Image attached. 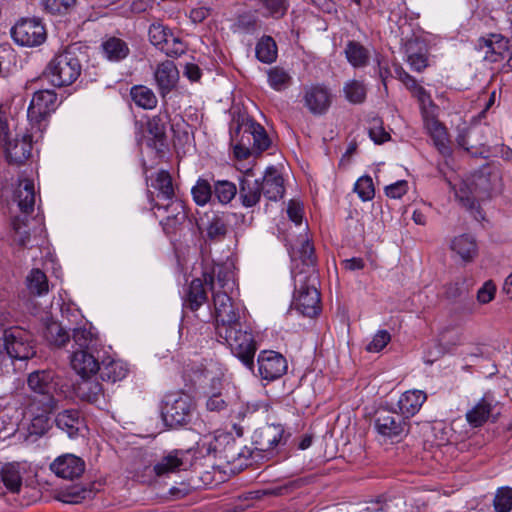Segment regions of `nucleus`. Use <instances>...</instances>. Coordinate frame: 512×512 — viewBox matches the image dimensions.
<instances>
[{"label": "nucleus", "instance_id": "obj_1", "mask_svg": "<svg viewBox=\"0 0 512 512\" xmlns=\"http://www.w3.org/2000/svg\"><path fill=\"white\" fill-rule=\"evenodd\" d=\"M81 62L72 48L57 54L47 65L44 75L56 87L69 86L81 74Z\"/></svg>", "mask_w": 512, "mask_h": 512}, {"label": "nucleus", "instance_id": "obj_2", "mask_svg": "<svg viewBox=\"0 0 512 512\" xmlns=\"http://www.w3.org/2000/svg\"><path fill=\"white\" fill-rule=\"evenodd\" d=\"M294 281L293 305L297 311L307 317H315L321 311L320 293L317 289L319 275L305 277L303 274L292 276Z\"/></svg>", "mask_w": 512, "mask_h": 512}, {"label": "nucleus", "instance_id": "obj_3", "mask_svg": "<svg viewBox=\"0 0 512 512\" xmlns=\"http://www.w3.org/2000/svg\"><path fill=\"white\" fill-rule=\"evenodd\" d=\"M196 404L192 397L183 392L167 393L161 402V416L165 425L176 428L189 423Z\"/></svg>", "mask_w": 512, "mask_h": 512}, {"label": "nucleus", "instance_id": "obj_4", "mask_svg": "<svg viewBox=\"0 0 512 512\" xmlns=\"http://www.w3.org/2000/svg\"><path fill=\"white\" fill-rule=\"evenodd\" d=\"M57 106L58 97L54 90L45 89L34 93L27 110V118L31 130L38 132L39 137L46 130L48 117Z\"/></svg>", "mask_w": 512, "mask_h": 512}, {"label": "nucleus", "instance_id": "obj_5", "mask_svg": "<svg viewBox=\"0 0 512 512\" xmlns=\"http://www.w3.org/2000/svg\"><path fill=\"white\" fill-rule=\"evenodd\" d=\"M230 347L231 352L250 370L254 367L256 342L251 332L241 329V324L227 328L226 334L216 333Z\"/></svg>", "mask_w": 512, "mask_h": 512}, {"label": "nucleus", "instance_id": "obj_6", "mask_svg": "<svg viewBox=\"0 0 512 512\" xmlns=\"http://www.w3.org/2000/svg\"><path fill=\"white\" fill-rule=\"evenodd\" d=\"M213 308L211 314L214 317L216 333H225L227 328L240 324V309L233 302L227 291L215 289L213 281L211 282Z\"/></svg>", "mask_w": 512, "mask_h": 512}, {"label": "nucleus", "instance_id": "obj_7", "mask_svg": "<svg viewBox=\"0 0 512 512\" xmlns=\"http://www.w3.org/2000/svg\"><path fill=\"white\" fill-rule=\"evenodd\" d=\"M453 189L457 199L467 208L473 209L478 201L485 200L491 195V184L487 175L477 173L462 180Z\"/></svg>", "mask_w": 512, "mask_h": 512}, {"label": "nucleus", "instance_id": "obj_8", "mask_svg": "<svg viewBox=\"0 0 512 512\" xmlns=\"http://www.w3.org/2000/svg\"><path fill=\"white\" fill-rule=\"evenodd\" d=\"M6 356L12 360H27L36 354L32 335L21 327H9L3 333Z\"/></svg>", "mask_w": 512, "mask_h": 512}, {"label": "nucleus", "instance_id": "obj_9", "mask_svg": "<svg viewBox=\"0 0 512 512\" xmlns=\"http://www.w3.org/2000/svg\"><path fill=\"white\" fill-rule=\"evenodd\" d=\"M374 428L384 440L398 442L407 435L409 424L396 411L380 408L375 412Z\"/></svg>", "mask_w": 512, "mask_h": 512}, {"label": "nucleus", "instance_id": "obj_10", "mask_svg": "<svg viewBox=\"0 0 512 512\" xmlns=\"http://www.w3.org/2000/svg\"><path fill=\"white\" fill-rule=\"evenodd\" d=\"M28 386L34 392L31 401H39L46 411H54L57 407V400L54 397L56 384L54 373L47 370L32 372L27 380Z\"/></svg>", "mask_w": 512, "mask_h": 512}, {"label": "nucleus", "instance_id": "obj_11", "mask_svg": "<svg viewBox=\"0 0 512 512\" xmlns=\"http://www.w3.org/2000/svg\"><path fill=\"white\" fill-rule=\"evenodd\" d=\"M61 316L69 323L76 325L68 329L73 331L72 337L75 345L78 346L77 350H94L98 342L97 334L93 332L91 324L83 321L80 311L76 308L62 307Z\"/></svg>", "mask_w": 512, "mask_h": 512}, {"label": "nucleus", "instance_id": "obj_12", "mask_svg": "<svg viewBox=\"0 0 512 512\" xmlns=\"http://www.w3.org/2000/svg\"><path fill=\"white\" fill-rule=\"evenodd\" d=\"M289 436L282 425L267 424L255 430L252 440L257 451L273 455L278 446L286 444Z\"/></svg>", "mask_w": 512, "mask_h": 512}, {"label": "nucleus", "instance_id": "obj_13", "mask_svg": "<svg viewBox=\"0 0 512 512\" xmlns=\"http://www.w3.org/2000/svg\"><path fill=\"white\" fill-rule=\"evenodd\" d=\"M12 38L21 46L34 47L46 40L44 25L36 19H22L11 29Z\"/></svg>", "mask_w": 512, "mask_h": 512}, {"label": "nucleus", "instance_id": "obj_14", "mask_svg": "<svg viewBox=\"0 0 512 512\" xmlns=\"http://www.w3.org/2000/svg\"><path fill=\"white\" fill-rule=\"evenodd\" d=\"M257 363L259 375L267 381L281 378L288 369L286 358L279 352L272 350L261 351Z\"/></svg>", "mask_w": 512, "mask_h": 512}, {"label": "nucleus", "instance_id": "obj_15", "mask_svg": "<svg viewBox=\"0 0 512 512\" xmlns=\"http://www.w3.org/2000/svg\"><path fill=\"white\" fill-rule=\"evenodd\" d=\"M39 138V133L35 130H31L21 137H16L13 140H9L3 147L6 159L9 163L22 164L31 155L33 139Z\"/></svg>", "mask_w": 512, "mask_h": 512}, {"label": "nucleus", "instance_id": "obj_16", "mask_svg": "<svg viewBox=\"0 0 512 512\" xmlns=\"http://www.w3.org/2000/svg\"><path fill=\"white\" fill-rule=\"evenodd\" d=\"M331 90L323 84H313L304 89V105L314 115L327 112L332 104Z\"/></svg>", "mask_w": 512, "mask_h": 512}, {"label": "nucleus", "instance_id": "obj_17", "mask_svg": "<svg viewBox=\"0 0 512 512\" xmlns=\"http://www.w3.org/2000/svg\"><path fill=\"white\" fill-rule=\"evenodd\" d=\"M477 47L484 50V59L489 62H498L511 55V41L501 34H490L478 40Z\"/></svg>", "mask_w": 512, "mask_h": 512}, {"label": "nucleus", "instance_id": "obj_18", "mask_svg": "<svg viewBox=\"0 0 512 512\" xmlns=\"http://www.w3.org/2000/svg\"><path fill=\"white\" fill-rule=\"evenodd\" d=\"M169 122L170 115L166 109L160 110L157 115L152 116L147 121V145L158 153L163 152L166 146V128Z\"/></svg>", "mask_w": 512, "mask_h": 512}, {"label": "nucleus", "instance_id": "obj_19", "mask_svg": "<svg viewBox=\"0 0 512 512\" xmlns=\"http://www.w3.org/2000/svg\"><path fill=\"white\" fill-rule=\"evenodd\" d=\"M85 462L74 454H63L58 456L51 464L50 470L57 477L74 480L82 476L85 471Z\"/></svg>", "mask_w": 512, "mask_h": 512}, {"label": "nucleus", "instance_id": "obj_20", "mask_svg": "<svg viewBox=\"0 0 512 512\" xmlns=\"http://www.w3.org/2000/svg\"><path fill=\"white\" fill-rule=\"evenodd\" d=\"M424 128L432 138L435 147L442 155H449L451 149L446 127L438 120V113L432 112L422 117Z\"/></svg>", "mask_w": 512, "mask_h": 512}, {"label": "nucleus", "instance_id": "obj_21", "mask_svg": "<svg viewBox=\"0 0 512 512\" xmlns=\"http://www.w3.org/2000/svg\"><path fill=\"white\" fill-rule=\"evenodd\" d=\"M298 254L299 257L293 259L291 275L296 276V274H303L305 277H310L312 271L314 275H318L314 246L308 239H305L301 243Z\"/></svg>", "mask_w": 512, "mask_h": 512}, {"label": "nucleus", "instance_id": "obj_22", "mask_svg": "<svg viewBox=\"0 0 512 512\" xmlns=\"http://www.w3.org/2000/svg\"><path fill=\"white\" fill-rule=\"evenodd\" d=\"M154 79L161 97H166L177 85L179 72L173 61L166 60L157 65Z\"/></svg>", "mask_w": 512, "mask_h": 512}, {"label": "nucleus", "instance_id": "obj_23", "mask_svg": "<svg viewBox=\"0 0 512 512\" xmlns=\"http://www.w3.org/2000/svg\"><path fill=\"white\" fill-rule=\"evenodd\" d=\"M251 172L245 173L239 179L238 197L240 203L245 208H251L257 205L261 199V183L258 179H253Z\"/></svg>", "mask_w": 512, "mask_h": 512}, {"label": "nucleus", "instance_id": "obj_24", "mask_svg": "<svg viewBox=\"0 0 512 512\" xmlns=\"http://www.w3.org/2000/svg\"><path fill=\"white\" fill-rule=\"evenodd\" d=\"M497 402L491 393L484 396L466 412V420L470 426L477 428L484 425L492 416Z\"/></svg>", "mask_w": 512, "mask_h": 512}, {"label": "nucleus", "instance_id": "obj_25", "mask_svg": "<svg viewBox=\"0 0 512 512\" xmlns=\"http://www.w3.org/2000/svg\"><path fill=\"white\" fill-rule=\"evenodd\" d=\"M427 395L422 390H408L401 394L397 402L398 414L406 421L416 415L421 409Z\"/></svg>", "mask_w": 512, "mask_h": 512}, {"label": "nucleus", "instance_id": "obj_26", "mask_svg": "<svg viewBox=\"0 0 512 512\" xmlns=\"http://www.w3.org/2000/svg\"><path fill=\"white\" fill-rule=\"evenodd\" d=\"M29 413L32 415L31 422L28 426L30 436L41 437L51 427L50 414L53 411H46L39 401H30L28 405Z\"/></svg>", "mask_w": 512, "mask_h": 512}, {"label": "nucleus", "instance_id": "obj_27", "mask_svg": "<svg viewBox=\"0 0 512 512\" xmlns=\"http://www.w3.org/2000/svg\"><path fill=\"white\" fill-rule=\"evenodd\" d=\"M94 350H75L71 355L73 370L83 378L98 372L100 365L93 355Z\"/></svg>", "mask_w": 512, "mask_h": 512}, {"label": "nucleus", "instance_id": "obj_28", "mask_svg": "<svg viewBox=\"0 0 512 512\" xmlns=\"http://www.w3.org/2000/svg\"><path fill=\"white\" fill-rule=\"evenodd\" d=\"M185 456L186 454L182 450L169 452L153 466L155 475L163 477L184 470L186 467Z\"/></svg>", "mask_w": 512, "mask_h": 512}, {"label": "nucleus", "instance_id": "obj_29", "mask_svg": "<svg viewBox=\"0 0 512 512\" xmlns=\"http://www.w3.org/2000/svg\"><path fill=\"white\" fill-rule=\"evenodd\" d=\"M229 228V217L225 213L214 212L207 215L204 226L205 236L211 242H220L225 239Z\"/></svg>", "mask_w": 512, "mask_h": 512}, {"label": "nucleus", "instance_id": "obj_30", "mask_svg": "<svg viewBox=\"0 0 512 512\" xmlns=\"http://www.w3.org/2000/svg\"><path fill=\"white\" fill-rule=\"evenodd\" d=\"M262 194L271 201L281 199L285 193L284 179L277 171L270 167L260 181Z\"/></svg>", "mask_w": 512, "mask_h": 512}, {"label": "nucleus", "instance_id": "obj_31", "mask_svg": "<svg viewBox=\"0 0 512 512\" xmlns=\"http://www.w3.org/2000/svg\"><path fill=\"white\" fill-rule=\"evenodd\" d=\"M55 424L70 438H76L84 427L80 412L76 409H67L59 412L55 417Z\"/></svg>", "mask_w": 512, "mask_h": 512}, {"label": "nucleus", "instance_id": "obj_32", "mask_svg": "<svg viewBox=\"0 0 512 512\" xmlns=\"http://www.w3.org/2000/svg\"><path fill=\"white\" fill-rule=\"evenodd\" d=\"M206 394V409L220 413L229 405L228 396L224 393V385L220 379H213Z\"/></svg>", "mask_w": 512, "mask_h": 512}, {"label": "nucleus", "instance_id": "obj_33", "mask_svg": "<svg viewBox=\"0 0 512 512\" xmlns=\"http://www.w3.org/2000/svg\"><path fill=\"white\" fill-rule=\"evenodd\" d=\"M165 209H172L176 215H168L160 223L167 235L174 234L187 220L185 205L181 200L175 199L165 206Z\"/></svg>", "mask_w": 512, "mask_h": 512}, {"label": "nucleus", "instance_id": "obj_34", "mask_svg": "<svg viewBox=\"0 0 512 512\" xmlns=\"http://www.w3.org/2000/svg\"><path fill=\"white\" fill-rule=\"evenodd\" d=\"M15 200L18 203L19 209L23 213L29 214L34 210L35 189L32 180H20L19 185L15 191Z\"/></svg>", "mask_w": 512, "mask_h": 512}, {"label": "nucleus", "instance_id": "obj_35", "mask_svg": "<svg viewBox=\"0 0 512 512\" xmlns=\"http://www.w3.org/2000/svg\"><path fill=\"white\" fill-rule=\"evenodd\" d=\"M207 299V293L202 280L198 278L193 279L188 287L183 307L195 312L207 302Z\"/></svg>", "mask_w": 512, "mask_h": 512}, {"label": "nucleus", "instance_id": "obj_36", "mask_svg": "<svg viewBox=\"0 0 512 512\" xmlns=\"http://www.w3.org/2000/svg\"><path fill=\"white\" fill-rule=\"evenodd\" d=\"M43 335L49 344L56 347H62L70 340L67 328L53 319L46 320Z\"/></svg>", "mask_w": 512, "mask_h": 512}, {"label": "nucleus", "instance_id": "obj_37", "mask_svg": "<svg viewBox=\"0 0 512 512\" xmlns=\"http://www.w3.org/2000/svg\"><path fill=\"white\" fill-rule=\"evenodd\" d=\"M451 249L465 262H470L477 255V243L469 234H462L454 238Z\"/></svg>", "mask_w": 512, "mask_h": 512}, {"label": "nucleus", "instance_id": "obj_38", "mask_svg": "<svg viewBox=\"0 0 512 512\" xmlns=\"http://www.w3.org/2000/svg\"><path fill=\"white\" fill-rule=\"evenodd\" d=\"M344 53L347 61L354 68H363L369 63L370 52L360 42L348 41Z\"/></svg>", "mask_w": 512, "mask_h": 512}, {"label": "nucleus", "instance_id": "obj_39", "mask_svg": "<svg viewBox=\"0 0 512 512\" xmlns=\"http://www.w3.org/2000/svg\"><path fill=\"white\" fill-rule=\"evenodd\" d=\"M102 50L107 59L110 61H121L129 54L128 44L117 37H110L106 39L102 45Z\"/></svg>", "mask_w": 512, "mask_h": 512}, {"label": "nucleus", "instance_id": "obj_40", "mask_svg": "<svg viewBox=\"0 0 512 512\" xmlns=\"http://www.w3.org/2000/svg\"><path fill=\"white\" fill-rule=\"evenodd\" d=\"M98 371L103 381L115 383L126 378L129 369L126 363L120 360H111L108 363H103Z\"/></svg>", "mask_w": 512, "mask_h": 512}, {"label": "nucleus", "instance_id": "obj_41", "mask_svg": "<svg viewBox=\"0 0 512 512\" xmlns=\"http://www.w3.org/2000/svg\"><path fill=\"white\" fill-rule=\"evenodd\" d=\"M213 281L216 290L227 291L233 290L235 281L234 273L228 266L217 265L213 269V276H209V284Z\"/></svg>", "mask_w": 512, "mask_h": 512}, {"label": "nucleus", "instance_id": "obj_42", "mask_svg": "<svg viewBox=\"0 0 512 512\" xmlns=\"http://www.w3.org/2000/svg\"><path fill=\"white\" fill-rule=\"evenodd\" d=\"M1 480L11 493H18L22 486V475L19 464H5L1 469Z\"/></svg>", "mask_w": 512, "mask_h": 512}, {"label": "nucleus", "instance_id": "obj_43", "mask_svg": "<svg viewBox=\"0 0 512 512\" xmlns=\"http://www.w3.org/2000/svg\"><path fill=\"white\" fill-rule=\"evenodd\" d=\"M130 96L133 102L143 109H154L158 103L154 92L144 85L133 86L130 90Z\"/></svg>", "mask_w": 512, "mask_h": 512}, {"label": "nucleus", "instance_id": "obj_44", "mask_svg": "<svg viewBox=\"0 0 512 512\" xmlns=\"http://www.w3.org/2000/svg\"><path fill=\"white\" fill-rule=\"evenodd\" d=\"M152 187L158 191V197L166 201H174L175 193L172 183V177L166 170H160L157 172Z\"/></svg>", "mask_w": 512, "mask_h": 512}, {"label": "nucleus", "instance_id": "obj_45", "mask_svg": "<svg viewBox=\"0 0 512 512\" xmlns=\"http://www.w3.org/2000/svg\"><path fill=\"white\" fill-rule=\"evenodd\" d=\"M26 284L29 292L33 295L42 296L48 293V279L46 274L38 269H32L26 277Z\"/></svg>", "mask_w": 512, "mask_h": 512}, {"label": "nucleus", "instance_id": "obj_46", "mask_svg": "<svg viewBox=\"0 0 512 512\" xmlns=\"http://www.w3.org/2000/svg\"><path fill=\"white\" fill-rule=\"evenodd\" d=\"M256 57L262 63L270 64L277 58V45L270 36H263L256 45Z\"/></svg>", "mask_w": 512, "mask_h": 512}, {"label": "nucleus", "instance_id": "obj_47", "mask_svg": "<svg viewBox=\"0 0 512 512\" xmlns=\"http://www.w3.org/2000/svg\"><path fill=\"white\" fill-rule=\"evenodd\" d=\"M267 76L270 87L278 92L286 90L292 83L291 75L279 66L270 68Z\"/></svg>", "mask_w": 512, "mask_h": 512}, {"label": "nucleus", "instance_id": "obj_48", "mask_svg": "<svg viewBox=\"0 0 512 512\" xmlns=\"http://www.w3.org/2000/svg\"><path fill=\"white\" fill-rule=\"evenodd\" d=\"M237 186L228 180H217L213 184V196L221 204L230 203L238 194Z\"/></svg>", "mask_w": 512, "mask_h": 512}, {"label": "nucleus", "instance_id": "obj_49", "mask_svg": "<svg viewBox=\"0 0 512 512\" xmlns=\"http://www.w3.org/2000/svg\"><path fill=\"white\" fill-rule=\"evenodd\" d=\"M343 93L350 103L361 104L366 99L367 89L362 81L353 79L344 84Z\"/></svg>", "mask_w": 512, "mask_h": 512}, {"label": "nucleus", "instance_id": "obj_50", "mask_svg": "<svg viewBox=\"0 0 512 512\" xmlns=\"http://www.w3.org/2000/svg\"><path fill=\"white\" fill-rule=\"evenodd\" d=\"M410 93L414 98H416L419 104L421 117L438 111V106L432 100L430 92L427 91L422 85L419 84Z\"/></svg>", "mask_w": 512, "mask_h": 512}, {"label": "nucleus", "instance_id": "obj_51", "mask_svg": "<svg viewBox=\"0 0 512 512\" xmlns=\"http://www.w3.org/2000/svg\"><path fill=\"white\" fill-rule=\"evenodd\" d=\"M250 134L252 136V146L255 152L261 153L267 150L271 144L265 129L255 121H249Z\"/></svg>", "mask_w": 512, "mask_h": 512}, {"label": "nucleus", "instance_id": "obj_52", "mask_svg": "<svg viewBox=\"0 0 512 512\" xmlns=\"http://www.w3.org/2000/svg\"><path fill=\"white\" fill-rule=\"evenodd\" d=\"M194 202L198 206H205L213 197V185L204 178H199L191 189Z\"/></svg>", "mask_w": 512, "mask_h": 512}, {"label": "nucleus", "instance_id": "obj_53", "mask_svg": "<svg viewBox=\"0 0 512 512\" xmlns=\"http://www.w3.org/2000/svg\"><path fill=\"white\" fill-rule=\"evenodd\" d=\"M407 63L410 68L418 73L423 72L428 67V56L425 49L414 50L412 44L406 47Z\"/></svg>", "mask_w": 512, "mask_h": 512}, {"label": "nucleus", "instance_id": "obj_54", "mask_svg": "<svg viewBox=\"0 0 512 512\" xmlns=\"http://www.w3.org/2000/svg\"><path fill=\"white\" fill-rule=\"evenodd\" d=\"M78 393L83 400L94 403L103 393L102 385L93 380L84 379L79 384Z\"/></svg>", "mask_w": 512, "mask_h": 512}, {"label": "nucleus", "instance_id": "obj_55", "mask_svg": "<svg viewBox=\"0 0 512 512\" xmlns=\"http://www.w3.org/2000/svg\"><path fill=\"white\" fill-rule=\"evenodd\" d=\"M493 507L496 512H510L512 510V488L501 487L497 489L494 499Z\"/></svg>", "mask_w": 512, "mask_h": 512}, {"label": "nucleus", "instance_id": "obj_56", "mask_svg": "<svg viewBox=\"0 0 512 512\" xmlns=\"http://www.w3.org/2000/svg\"><path fill=\"white\" fill-rule=\"evenodd\" d=\"M368 133L376 144H382L390 139V134L384 129L383 121L379 117H373L369 121Z\"/></svg>", "mask_w": 512, "mask_h": 512}, {"label": "nucleus", "instance_id": "obj_57", "mask_svg": "<svg viewBox=\"0 0 512 512\" xmlns=\"http://www.w3.org/2000/svg\"><path fill=\"white\" fill-rule=\"evenodd\" d=\"M77 0H42L44 9L53 15L69 13L76 5Z\"/></svg>", "mask_w": 512, "mask_h": 512}, {"label": "nucleus", "instance_id": "obj_58", "mask_svg": "<svg viewBox=\"0 0 512 512\" xmlns=\"http://www.w3.org/2000/svg\"><path fill=\"white\" fill-rule=\"evenodd\" d=\"M171 33L167 27L160 23L151 24L148 31L150 42L159 49L164 45Z\"/></svg>", "mask_w": 512, "mask_h": 512}, {"label": "nucleus", "instance_id": "obj_59", "mask_svg": "<svg viewBox=\"0 0 512 512\" xmlns=\"http://www.w3.org/2000/svg\"><path fill=\"white\" fill-rule=\"evenodd\" d=\"M354 191L363 201L371 200L375 195L372 178L370 176L360 177L355 183Z\"/></svg>", "mask_w": 512, "mask_h": 512}, {"label": "nucleus", "instance_id": "obj_60", "mask_svg": "<svg viewBox=\"0 0 512 512\" xmlns=\"http://www.w3.org/2000/svg\"><path fill=\"white\" fill-rule=\"evenodd\" d=\"M160 50L167 56L176 58L185 53L186 46L178 37H175L171 33L164 45L161 46Z\"/></svg>", "mask_w": 512, "mask_h": 512}, {"label": "nucleus", "instance_id": "obj_61", "mask_svg": "<svg viewBox=\"0 0 512 512\" xmlns=\"http://www.w3.org/2000/svg\"><path fill=\"white\" fill-rule=\"evenodd\" d=\"M391 336L386 330H379L374 336L371 342L366 346L368 352H380L390 342Z\"/></svg>", "mask_w": 512, "mask_h": 512}, {"label": "nucleus", "instance_id": "obj_62", "mask_svg": "<svg viewBox=\"0 0 512 512\" xmlns=\"http://www.w3.org/2000/svg\"><path fill=\"white\" fill-rule=\"evenodd\" d=\"M495 293V284L491 280L486 281L477 292V300L480 304H487L494 299Z\"/></svg>", "mask_w": 512, "mask_h": 512}, {"label": "nucleus", "instance_id": "obj_63", "mask_svg": "<svg viewBox=\"0 0 512 512\" xmlns=\"http://www.w3.org/2000/svg\"><path fill=\"white\" fill-rule=\"evenodd\" d=\"M205 372L202 365L191 364L184 368L183 377L186 381H189L191 385H194L204 376Z\"/></svg>", "mask_w": 512, "mask_h": 512}, {"label": "nucleus", "instance_id": "obj_64", "mask_svg": "<svg viewBox=\"0 0 512 512\" xmlns=\"http://www.w3.org/2000/svg\"><path fill=\"white\" fill-rule=\"evenodd\" d=\"M408 190V183L405 180H399L393 184L386 186L385 193L389 198L399 199Z\"/></svg>", "mask_w": 512, "mask_h": 512}]
</instances>
